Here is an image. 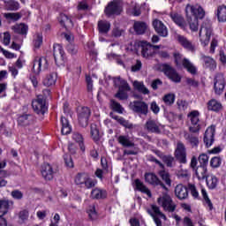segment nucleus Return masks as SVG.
Wrapping results in <instances>:
<instances>
[{
  "mask_svg": "<svg viewBox=\"0 0 226 226\" xmlns=\"http://www.w3.org/2000/svg\"><path fill=\"white\" fill-rule=\"evenodd\" d=\"M110 107L112 109V110H114L115 112H117L118 114H123L124 109L123 108V106H121V104L117 102H116L114 99L110 100Z\"/></svg>",
  "mask_w": 226,
  "mask_h": 226,
  "instance_id": "47",
  "label": "nucleus"
},
{
  "mask_svg": "<svg viewBox=\"0 0 226 226\" xmlns=\"http://www.w3.org/2000/svg\"><path fill=\"white\" fill-rule=\"evenodd\" d=\"M194 170L200 181L207 177V168H206V166H198Z\"/></svg>",
  "mask_w": 226,
  "mask_h": 226,
  "instance_id": "31",
  "label": "nucleus"
},
{
  "mask_svg": "<svg viewBox=\"0 0 226 226\" xmlns=\"http://www.w3.org/2000/svg\"><path fill=\"white\" fill-rule=\"evenodd\" d=\"M19 218L22 222H26V220H27V218H29V211H27V210H21L19 213Z\"/></svg>",
  "mask_w": 226,
  "mask_h": 226,
  "instance_id": "64",
  "label": "nucleus"
},
{
  "mask_svg": "<svg viewBox=\"0 0 226 226\" xmlns=\"http://www.w3.org/2000/svg\"><path fill=\"white\" fill-rule=\"evenodd\" d=\"M39 65L41 68V72H45V70H49V61L45 57H39Z\"/></svg>",
  "mask_w": 226,
  "mask_h": 226,
  "instance_id": "53",
  "label": "nucleus"
},
{
  "mask_svg": "<svg viewBox=\"0 0 226 226\" xmlns=\"http://www.w3.org/2000/svg\"><path fill=\"white\" fill-rule=\"evenodd\" d=\"M128 90H118L115 94V98L118 100H128Z\"/></svg>",
  "mask_w": 226,
  "mask_h": 226,
  "instance_id": "54",
  "label": "nucleus"
},
{
  "mask_svg": "<svg viewBox=\"0 0 226 226\" xmlns=\"http://www.w3.org/2000/svg\"><path fill=\"white\" fill-rule=\"evenodd\" d=\"M215 125H212L206 130L205 136H204V142L207 147L213 146V143L215 142Z\"/></svg>",
  "mask_w": 226,
  "mask_h": 226,
  "instance_id": "18",
  "label": "nucleus"
},
{
  "mask_svg": "<svg viewBox=\"0 0 226 226\" xmlns=\"http://www.w3.org/2000/svg\"><path fill=\"white\" fill-rule=\"evenodd\" d=\"M157 204H159L164 211H168V213H174V211H176V203L167 192H164L162 196L157 199Z\"/></svg>",
  "mask_w": 226,
  "mask_h": 226,
  "instance_id": "4",
  "label": "nucleus"
},
{
  "mask_svg": "<svg viewBox=\"0 0 226 226\" xmlns=\"http://www.w3.org/2000/svg\"><path fill=\"white\" fill-rule=\"evenodd\" d=\"M159 70L170 79V80H172V82H175L176 84H179L181 82V75L169 64H159Z\"/></svg>",
  "mask_w": 226,
  "mask_h": 226,
  "instance_id": "2",
  "label": "nucleus"
},
{
  "mask_svg": "<svg viewBox=\"0 0 226 226\" xmlns=\"http://www.w3.org/2000/svg\"><path fill=\"white\" fill-rule=\"evenodd\" d=\"M41 176L45 181H52L54 179V170L49 163H44L41 167Z\"/></svg>",
  "mask_w": 226,
  "mask_h": 226,
  "instance_id": "19",
  "label": "nucleus"
},
{
  "mask_svg": "<svg viewBox=\"0 0 226 226\" xmlns=\"http://www.w3.org/2000/svg\"><path fill=\"white\" fill-rule=\"evenodd\" d=\"M10 207V201L2 200H0V226H8L6 219L3 218Z\"/></svg>",
  "mask_w": 226,
  "mask_h": 226,
  "instance_id": "17",
  "label": "nucleus"
},
{
  "mask_svg": "<svg viewBox=\"0 0 226 226\" xmlns=\"http://www.w3.org/2000/svg\"><path fill=\"white\" fill-rule=\"evenodd\" d=\"M62 123V135H68L72 133V126H70V122H68V118L66 117H62L61 118Z\"/></svg>",
  "mask_w": 226,
  "mask_h": 226,
  "instance_id": "30",
  "label": "nucleus"
},
{
  "mask_svg": "<svg viewBox=\"0 0 226 226\" xmlns=\"http://www.w3.org/2000/svg\"><path fill=\"white\" fill-rule=\"evenodd\" d=\"M159 176L162 177V181L168 185V186L172 185V180H170V174H169V171H165V169H162L159 171Z\"/></svg>",
  "mask_w": 226,
  "mask_h": 226,
  "instance_id": "41",
  "label": "nucleus"
},
{
  "mask_svg": "<svg viewBox=\"0 0 226 226\" xmlns=\"http://www.w3.org/2000/svg\"><path fill=\"white\" fill-rule=\"evenodd\" d=\"M214 89L215 94H222L223 93V89H225V78L223 74L218 73L215 75L214 79Z\"/></svg>",
  "mask_w": 226,
  "mask_h": 226,
  "instance_id": "13",
  "label": "nucleus"
},
{
  "mask_svg": "<svg viewBox=\"0 0 226 226\" xmlns=\"http://www.w3.org/2000/svg\"><path fill=\"white\" fill-rule=\"evenodd\" d=\"M98 29L101 34H107L110 31V22L107 20H100L98 22Z\"/></svg>",
  "mask_w": 226,
  "mask_h": 226,
  "instance_id": "29",
  "label": "nucleus"
},
{
  "mask_svg": "<svg viewBox=\"0 0 226 226\" xmlns=\"http://www.w3.org/2000/svg\"><path fill=\"white\" fill-rule=\"evenodd\" d=\"M88 176L89 175L87 173H79L75 178L76 185H84V183H86V179H87Z\"/></svg>",
  "mask_w": 226,
  "mask_h": 226,
  "instance_id": "52",
  "label": "nucleus"
},
{
  "mask_svg": "<svg viewBox=\"0 0 226 226\" xmlns=\"http://www.w3.org/2000/svg\"><path fill=\"white\" fill-rule=\"evenodd\" d=\"M175 197L178 200H186L188 199V187L183 184H178L175 187Z\"/></svg>",
  "mask_w": 226,
  "mask_h": 226,
  "instance_id": "15",
  "label": "nucleus"
},
{
  "mask_svg": "<svg viewBox=\"0 0 226 226\" xmlns=\"http://www.w3.org/2000/svg\"><path fill=\"white\" fill-rule=\"evenodd\" d=\"M10 173L6 170H0V188H3L8 185V181L4 179V177H8Z\"/></svg>",
  "mask_w": 226,
  "mask_h": 226,
  "instance_id": "50",
  "label": "nucleus"
},
{
  "mask_svg": "<svg viewBox=\"0 0 226 226\" xmlns=\"http://www.w3.org/2000/svg\"><path fill=\"white\" fill-rule=\"evenodd\" d=\"M32 107L36 114H41V116H43L48 109L45 97L43 95H38L37 98L32 102Z\"/></svg>",
  "mask_w": 226,
  "mask_h": 226,
  "instance_id": "7",
  "label": "nucleus"
},
{
  "mask_svg": "<svg viewBox=\"0 0 226 226\" xmlns=\"http://www.w3.org/2000/svg\"><path fill=\"white\" fill-rule=\"evenodd\" d=\"M210 165L213 167V169H218V167L222 165V158L213 157L210 161Z\"/></svg>",
  "mask_w": 226,
  "mask_h": 226,
  "instance_id": "58",
  "label": "nucleus"
},
{
  "mask_svg": "<svg viewBox=\"0 0 226 226\" xmlns=\"http://www.w3.org/2000/svg\"><path fill=\"white\" fill-rule=\"evenodd\" d=\"M157 155L162 158L163 163L167 165V167L172 168L174 163V157L172 155H163L160 154V152L156 153Z\"/></svg>",
  "mask_w": 226,
  "mask_h": 226,
  "instance_id": "40",
  "label": "nucleus"
},
{
  "mask_svg": "<svg viewBox=\"0 0 226 226\" xmlns=\"http://www.w3.org/2000/svg\"><path fill=\"white\" fill-rule=\"evenodd\" d=\"M152 26L155 33H157L159 36H162L163 38L169 36V30L167 29V26H165V24L162 23V20L158 19H153Z\"/></svg>",
  "mask_w": 226,
  "mask_h": 226,
  "instance_id": "11",
  "label": "nucleus"
},
{
  "mask_svg": "<svg viewBox=\"0 0 226 226\" xmlns=\"http://www.w3.org/2000/svg\"><path fill=\"white\" fill-rule=\"evenodd\" d=\"M91 197L92 199H105V197H107V192L100 189H94L91 192Z\"/></svg>",
  "mask_w": 226,
  "mask_h": 226,
  "instance_id": "45",
  "label": "nucleus"
},
{
  "mask_svg": "<svg viewBox=\"0 0 226 226\" xmlns=\"http://www.w3.org/2000/svg\"><path fill=\"white\" fill-rule=\"evenodd\" d=\"M34 122V117L31 114H25L18 118L20 126H27Z\"/></svg>",
  "mask_w": 226,
  "mask_h": 226,
  "instance_id": "23",
  "label": "nucleus"
},
{
  "mask_svg": "<svg viewBox=\"0 0 226 226\" xmlns=\"http://www.w3.org/2000/svg\"><path fill=\"white\" fill-rule=\"evenodd\" d=\"M129 109L135 112L136 114H142L143 116H147L149 112V105L143 101H134L130 102Z\"/></svg>",
  "mask_w": 226,
  "mask_h": 226,
  "instance_id": "5",
  "label": "nucleus"
},
{
  "mask_svg": "<svg viewBox=\"0 0 226 226\" xmlns=\"http://www.w3.org/2000/svg\"><path fill=\"white\" fill-rule=\"evenodd\" d=\"M87 213L90 220H96L98 218V214L96 213L94 206L90 207Z\"/></svg>",
  "mask_w": 226,
  "mask_h": 226,
  "instance_id": "60",
  "label": "nucleus"
},
{
  "mask_svg": "<svg viewBox=\"0 0 226 226\" xmlns=\"http://www.w3.org/2000/svg\"><path fill=\"white\" fill-rule=\"evenodd\" d=\"M135 185H136L137 190H139L142 193H146L147 197H150V198L152 197L151 191L149 190V188H147L144 185V183H142L139 179L135 180Z\"/></svg>",
  "mask_w": 226,
  "mask_h": 226,
  "instance_id": "34",
  "label": "nucleus"
},
{
  "mask_svg": "<svg viewBox=\"0 0 226 226\" xmlns=\"http://www.w3.org/2000/svg\"><path fill=\"white\" fill-rule=\"evenodd\" d=\"M175 158L179 163H186V147L181 141L177 143V148L175 150Z\"/></svg>",
  "mask_w": 226,
  "mask_h": 226,
  "instance_id": "10",
  "label": "nucleus"
},
{
  "mask_svg": "<svg viewBox=\"0 0 226 226\" xmlns=\"http://www.w3.org/2000/svg\"><path fill=\"white\" fill-rule=\"evenodd\" d=\"M117 142L124 147H135V143L130 140V137L120 135L117 138Z\"/></svg>",
  "mask_w": 226,
  "mask_h": 226,
  "instance_id": "27",
  "label": "nucleus"
},
{
  "mask_svg": "<svg viewBox=\"0 0 226 226\" xmlns=\"http://www.w3.org/2000/svg\"><path fill=\"white\" fill-rule=\"evenodd\" d=\"M188 188L191 192V195H192L194 199H199V191H197V187H195V185L189 184Z\"/></svg>",
  "mask_w": 226,
  "mask_h": 226,
  "instance_id": "61",
  "label": "nucleus"
},
{
  "mask_svg": "<svg viewBox=\"0 0 226 226\" xmlns=\"http://www.w3.org/2000/svg\"><path fill=\"white\" fill-rule=\"evenodd\" d=\"M59 22L65 28L73 27V21L66 14L60 15Z\"/></svg>",
  "mask_w": 226,
  "mask_h": 226,
  "instance_id": "37",
  "label": "nucleus"
},
{
  "mask_svg": "<svg viewBox=\"0 0 226 226\" xmlns=\"http://www.w3.org/2000/svg\"><path fill=\"white\" fill-rule=\"evenodd\" d=\"M202 60L204 61L205 68L209 70H215L216 68V62L211 56H202Z\"/></svg>",
  "mask_w": 226,
  "mask_h": 226,
  "instance_id": "35",
  "label": "nucleus"
},
{
  "mask_svg": "<svg viewBox=\"0 0 226 226\" xmlns=\"http://www.w3.org/2000/svg\"><path fill=\"white\" fill-rule=\"evenodd\" d=\"M56 81L57 74L56 72H51L44 78L42 84L46 87H50V86H55Z\"/></svg>",
  "mask_w": 226,
  "mask_h": 226,
  "instance_id": "26",
  "label": "nucleus"
},
{
  "mask_svg": "<svg viewBox=\"0 0 226 226\" xmlns=\"http://www.w3.org/2000/svg\"><path fill=\"white\" fill-rule=\"evenodd\" d=\"M207 109L208 110H213L214 112H220V110L222 109V106L221 102L215 99H212L207 102Z\"/></svg>",
  "mask_w": 226,
  "mask_h": 226,
  "instance_id": "33",
  "label": "nucleus"
},
{
  "mask_svg": "<svg viewBox=\"0 0 226 226\" xmlns=\"http://www.w3.org/2000/svg\"><path fill=\"white\" fill-rule=\"evenodd\" d=\"M200 113L197 110H193L189 113L188 117L191 119L192 126L189 127L191 133H199L200 132V124H199Z\"/></svg>",
  "mask_w": 226,
  "mask_h": 226,
  "instance_id": "9",
  "label": "nucleus"
},
{
  "mask_svg": "<svg viewBox=\"0 0 226 226\" xmlns=\"http://www.w3.org/2000/svg\"><path fill=\"white\" fill-rule=\"evenodd\" d=\"M72 139L79 145L81 151H86V147H84V138L82 137V134L74 132L72 134Z\"/></svg>",
  "mask_w": 226,
  "mask_h": 226,
  "instance_id": "43",
  "label": "nucleus"
},
{
  "mask_svg": "<svg viewBox=\"0 0 226 226\" xmlns=\"http://www.w3.org/2000/svg\"><path fill=\"white\" fill-rule=\"evenodd\" d=\"M201 193H202L203 199H204L206 204H207L209 209H213V203L211 202V200H209V197L207 196V192H206V189H201Z\"/></svg>",
  "mask_w": 226,
  "mask_h": 226,
  "instance_id": "59",
  "label": "nucleus"
},
{
  "mask_svg": "<svg viewBox=\"0 0 226 226\" xmlns=\"http://www.w3.org/2000/svg\"><path fill=\"white\" fill-rule=\"evenodd\" d=\"M4 17L11 20H19L22 16L19 12H8L4 14Z\"/></svg>",
  "mask_w": 226,
  "mask_h": 226,
  "instance_id": "57",
  "label": "nucleus"
},
{
  "mask_svg": "<svg viewBox=\"0 0 226 226\" xmlns=\"http://www.w3.org/2000/svg\"><path fill=\"white\" fill-rule=\"evenodd\" d=\"M141 54L143 57H153V56L155 54L154 47H153L152 44H147L145 46H142Z\"/></svg>",
  "mask_w": 226,
  "mask_h": 226,
  "instance_id": "28",
  "label": "nucleus"
},
{
  "mask_svg": "<svg viewBox=\"0 0 226 226\" xmlns=\"http://www.w3.org/2000/svg\"><path fill=\"white\" fill-rule=\"evenodd\" d=\"M145 181L148 183V185H153L154 186H161L163 190L167 192L169 190L165 184L158 178V177L154 173H146L145 174Z\"/></svg>",
  "mask_w": 226,
  "mask_h": 226,
  "instance_id": "12",
  "label": "nucleus"
},
{
  "mask_svg": "<svg viewBox=\"0 0 226 226\" xmlns=\"http://www.w3.org/2000/svg\"><path fill=\"white\" fill-rule=\"evenodd\" d=\"M185 13L187 17V22L190 26V29L192 31H199V19H202L206 16L204 9L197 4H187L185 8Z\"/></svg>",
  "mask_w": 226,
  "mask_h": 226,
  "instance_id": "1",
  "label": "nucleus"
},
{
  "mask_svg": "<svg viewBox=\"0 0 226 226\" xmlns=\"http://www.w3.org/2000/svg\"><path fill=\"white\" fill-rule=\"evenodd\" d=\"M152 210L154 211V214L158 215V216L163 218V220H167V216L165 215V214L160 211V207L158 206L152 205Z\"/></svg>",
  "mask_w": 226,
  "mask_h": 226,
  "instance_id": "63",
  "label": "nucleus"
},
{
  "mask_svg": "<svg viewBox=\"0 0 226 226\" xmlns=\"http://www.w3.org/2000/svg\"><path fill=\"white\" fill-rule=\"evenodd\" d=\"M133 87H135V89H137V91L142 93V94H149V89L146 87L143 82L134 81Z\"/></svg>",
  "mask_w": 226,
  "mask_h": 226,
  "instance_id": "42",
  "label": "nucleus"
},
{
  "mask_svg": "<svg viewBox=\"0 0 226 226\" xmlns=\"http://www.w3.org/2000/svg\"><path fill=\"white\" fill-rule=\"evenodd\" d=\"M90 130L92 138L95 142H98V140H100V131H98V127L96 126V124H92L90 125Z\"/></svg>",
  "mask_w": 226,
  "mask_h": 226,
  "instance_id": "46",
  "label": "nucleus"
},
{
  "mask_svg": "<svg viewBox=\"0 0 226 226\" xmlns=\"http://www.w3.org/2000/svg\"><path fill=\"white\" fill-rule=\"evenodd\" d=\"M182 68H185L191 75H197V67L188 58H184Z\"/></svg>",
  "mask_w": 226,
  "mask_h": 226,
  "instance_id": "24",
  "label": "nucleus"
},
{
  "mask_svg": "<svg viewBox=\"0 0 226 226\" xmlns=\"http://www.w3.org/2000/svg\"><path fill=\"white\" fill-rule=\"evenodd\" d=\"M177 41L184 47V49H187V50H190L191 52H195V46L192 44V42L185 36L183 35H177Z\"/></svg>",
  "mask_w": 226,
  "mask_h": 226,
  "instance_id": "22",
  "label": "nucleus"
},
{
  "mask_svg": "<svg viewBox=\"0 0 226 226\" xmlns=\"http://www.w3.org/2000/svg\"><path fill=\"white\" fill-rule=\"evenodd\" d=\"M109 116L110 117H112V119H115V121H117L119 124H121L124 128H128L129 130L133 128V124H132L128 120L124 119L123 117H119L114 114L113 112H111Z\"/></svg>",
  "mask_w": 226,
  "mask_h": 226,
  "instance_id": "25",
  "label": "nucleus"
},
{
  "mask_svg": "<svg viewBox=\"0 0 226 226\" xmlns=\"http://www.w3.org/2000/svg\"><path fill=\"white\" fill-rule=\"evenodd\" d=\"M53 56L55 58V63L58 66L64 64V50H63V46L61 44H56L53 47Z\"/></svg>",
  "mask_w": 226,
  "mask_h": 226,
  "instance_id": "14",
  "label": "nucleus"
},
{
  "mask_svg": "<svg viewBox=\"0 0 226 226\" xmlns=\"http://www.w3.org/2000/svg\"><path fill=\"white\" fill-rule=\"evenodd\" d=\"M170 19L178 26V27H181V29L186 28V21L185 20V18L177 13V12H171L170 14Z\"/></svg>",
  "mask_w": 226,
  "mask_h": 226,
  "instance_id": "20",
  "label": "nucleus"
},
{
  "mask_svg": "<svg viewBox=\"0 0 226 226\" xmlns=\"http://www.w3.org/2000/svg\"><path fill=\"white\" fill-rule=\"evenodd\" d=\"M145 128L150 133H162V124L153 119H149L146 122Z\"/></svg>",
  "mask_w": 226,
  "mask_h": 226,
  "instance_id": "16",
  "label": "nucleus"
},
{
  "mask_svg": "<svg viewBox=\"0 0 226 226\" xmlns=\"http://www.w3.org/2000/svg\"><path fill=\"white\" fill-rule=\"evenodd\" d=\"M133 27L136 34H144L147 30V24L146 22L137 21L134 23Z\"/></svg>",
  "mask_w": 226,
  "mask_h": 226,
  "instance_id": "32",
  "label": "nucleus"
},
{
  "mask_svg": "<svg viewBox=\"0 0 226 226\" xmlns=\"http://www.w3.org/2000/svg\"><path fill=\"white\" fill-rule=\"evenodd\" d=\"M5 8L11 11H17L20 8V4L15 0H9L4 2Z\"/></svg>",
  "mask_w": 226,
  "mask_h": 226,
  "instance_id": "39",
  "label": "nucleus"
},
{
  "mask_svg": "<svg viewBox=\"0 0 226 226\" xmlns=\"http://www.w3.org/2000/svg\"><path fill=\"white\" fill-rule=\"evenodd\" d=\"M89 116H91V109L89 108L82 107L78 109V121L83 128L87 126Z\"/></svg>",
  "mask_w": 226,
  "mask_h": 226,
  "instance_id": "8",
  "label": "nucleus"
},
{
  "mask_svg": "<svg viewBox=\"0 0 226 226\" xmlns=\"http://www.w3.org/2000/svg\"><path fill=\"white\" fill-rule=\"evenodd\" d=\"M17 34H27V26L24 23L15 25L11 27Z\"/></svg>",
  "mask_w": 226,
  "mask_h": 226,
  "instance_id": "36",
  "label": "nucleus"
},
{
  "mask_svg": "<svg viewBox=\"0 0 226 226\" xmlns=\"http://www.w3.org/2000/svg\"><path fill=\"white\" fill-rule=\"evenodd\" d=\"M67 50L69 54H72V56H75V54L79 52V47L75 44L70 43L69 45H67Z\"/></svg>",
  "mask_w": 226,
  "mask_h": 226,
  "instance_id": "62",
  "label": "nucleus"
},
{
  "mask_svg": "<svg viewBox=\"0 0 226 226\" xmlns=\"http://www.w3.org/2000/svg\"><path fill=\"white\" fill-rule=\"evenodd\" d=\"M162 101L164 102V103L166 105H173L174 102L176 101V94H165L162 97Z\"/></svg>",
  "mask_w": 226,
  "mask_h": 226,
  "instance_id": "51",
  "label": "nucleus"
},
{
  "mask_svg": "<svg viewBox=\"0 0 226 226\" xmlns=\"http://www.w3.org/2000/svg\"><path fill=\"white\" fill-rule=\"evenodd\" d=\"M207 185L210 190H215L218 185V178L215 176H211L207 179Z\"/></svg>",
  "mask_w": 226,
  "mask_h": 226,
  "instance_id": "49",
  "label": "nucleus"
},
{
  "mask_svg": "<svg viewBox=\"0 0 226 226\" xmlns=\"http://www.w3.org/2000/svg\"><path fill=\"white\" fill-rule=\"evenodd\" d=\"M217 19L220 22H226V6L219 5L217 7Z\"/></svg>",
  "mask_w": 226,
  "mask_h": 226,
  "instance_id": "38",
  "label": "nucleus"
},
{
  "mask_svg": "<svg viewBox=\"0 0 226 226\" xmlns=\"http://www.w3.org/2000/svg\"><path fill=\"white\" fill-rule=\"evenodd\" d=\"M212 35L213 26H211V23L209 21L203 22L200 29V40L204 47L209 45Z\"/></svg>",
  "mask_w": 226,
  "mask_h": 226,
  "instance_id": "3",
  "label": "nucleus"
},
{
  "mask_svg": "<svg viewBox=\"0 0 226 226\" xmlns=\"http://www.w3.org/2000/svg\"><path fill=\"white\" fill-rule=\"evenodd\" d=\"M198 161L200 163V166L206 167V165H207V162H209V157L206 154H200Z\"/></svg>",
  "mask_w": 226,
  "mask_h": 226,
  "instance_id": "56",
  "label": "nucleus"
},
{
  "mask_svg": "<svg viewBox=\"0 0 226 226\" xmlns=\"http://www.w3.org/2000/svg\"><path fill=\"white\" fill-rule=\"evenodd\" d=\"M33 72L36 75H40V72H41V69L40 67V57H36L34 61V65H33Z\"/></svg>",
  "mask_w": 226,
  "mask_h": 226,
  "instance_id": "55",
  "label": "nucleus"
},
{
  "mask_svg": "<svg viewBox=\"0 0 226 226\" xmlns=\"http://www.w3.org/2000/svg\"><path fill=\"white\" fill-rule=\"evenodd\" d=\"M184 138L187 144H190L191 147H199V134L185 133Z\"/></svg>",
  "mask_w": 226,
  "mask_h": 226,
  "instance_id": "21",
  "label": "nucleus"
},
{
  "mask_svg": "<svg viewBox=\"0 0 226 226\" xmlns=\"http://www.w3.org/2000/svg\"><path fill=\"white\" fill-rule=\"evenodd\" d=\"M104 11L108 17L121 15V11H123V3L119 0H114L107 5Z\"/></svg>",
  "mask_w": 226,
  "mask_h": 226,
  "instance_id": "6",
  "label": "nucleus"
},
{
  "mask_svg": "<svg viewBox=\"0 0 226 226\" xmlns=\"http://www.w3.org/2000/svg\"><path fill=\"white\" fill-rule=\"evenodd\" d=\"M116 82L119 83V87H118V90L121 91H131V87L130 85L128 84V82L121 78H117L116 79Z\"/></svg>",
  "mask_w": 226,
  "mask_h": 226,
  "instance_id": "44",
  "label": "nucleus"
},
{
  "mask_svg": "<svg viewBox=\"0 0 226 226\" xmlns=\"http://www.w3.org/2000/svg\"><path fill=\"white\" fill-rule=\"evenodd\" d=\"M173 56L177 68H183V62L185 61L183 55H181L179 52H175Z\"/></svg>",
  "mask_w": 226,
  "mask_h": 226,
  "instance_id": "48",
  "label": "nucleus"
}]
</instances>
